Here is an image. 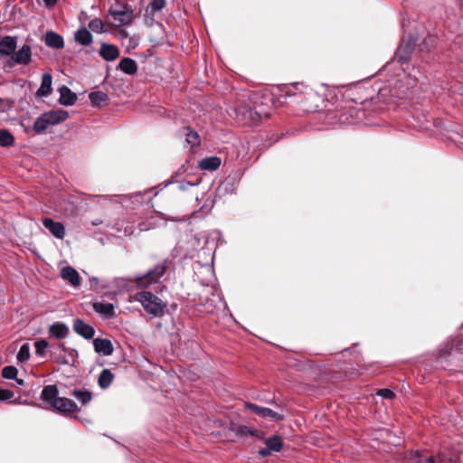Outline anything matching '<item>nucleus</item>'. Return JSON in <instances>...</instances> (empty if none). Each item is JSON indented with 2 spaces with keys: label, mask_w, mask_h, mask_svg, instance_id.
<instances>
[{
  "label": "nucleus",
  "mask_w": 463,
  "mask_h": 463,
  "mask_svg": "<svg viewBox=\"0 0 463 463\" xmlns=\"http://www.w3.org/2000/svg\"><path fill=\"white\" fill-rule=\"evenodd\" d=\"M41 399L51 405L55 411L70 414L79 411L77 404L71 399L58 396L56 385H47L41 392Z\"/></svg>",
  "instance_id": "nucleus-1"
},
{
  "label": "nucleus",
  "mask_w": 463,
  "mask_h": 463,
  "mask_svg": "<svg viewBox=\"0 0 463 463\" xmlns=\"http://www.w3.org/2000/svg\"><path fill=\"white\" fill-rule=\"evenodd\" d=\"M411 463H458L459 456L456 451L444 450L436 457L428 451H411L409 454Z\"/></svg>",
  "instance_id": "nucleus-2"
},
{
  "label": "nucleus",
  "mask_w": 463,
  "mask_h": 463,
  "mask_svg": "<svg viewBox=\"0 0 463 463\" xmlns=\"http://www.w3.org/2000/svg\"><path fill=\"white\" fill-rule=\"evenodd\" d=\"M136 300L140 302L144 309L152 317H161L165 305L163 301L149 291H141L136 294Z\"/></svg>",
  "instance_id": "nucleus-3"
},
{
  "label": "nucleus",
  "mask_w": 463,
  "mask_h": 463,
  "mask_svg": "<svg viewBox=\"0 0 463 463\" xmlns=\"http://www.w3.org/2000/svg\"><path fill=\"white\" fill-rule=\"evenodd\" d=\"M167 268L168 266L166 260L156 265L153 269H149L144 276L137 278L136 282L137 286L141 288H146L153 283L160 282V279L166 272Z\"/></svg>",
  "instance_id": "nucleus-4"
},
{
  "label": "nucleus",
  "mask_w": 463,
  "mask_h": 463,
  "mask_svg": "<svg viewBox=\"0 0 463 463\" xmlns=\"http://www.w3.org/2000/svg\"><path fill=\"white\" fill-rule=\"evenodd\" d=\"M236 119L241 124H253L260 120V115L250 106L239 105L232 109Z\"/></svg>",
  "instance_id": "nucleus-5"
},
{
  "label": "nucleus",
  "mask_w": 463,
  "mask_h": 463,
  "mask_svg": "<svg viewBox=\"0 0 463 463\" xmlns=\"http://www.w3.org/2000/svg\"><path fill=\"white\" fill-rule=\"evenodd\" d=\"M109 14L113 18L115 26L117 27L129 25L135 19L133 10L127 5H124L121 10L111 8L109 11Z\"/></svg>",
  "instance_id": "nucleus-6"
},
{
  "label": "nucleus",
  "mask_w": 463,
  "mask_h": 463,
  "mask_svg": "<svg viewBox=\"0 0 463 463\" xmlns=\"http://www.w3.org/2000/svg\"><path fill=\"white\" fill-rule=\"evenodd\" d=\"M32 48L28 44H24L18 51H14L10 61L9 66L28 65L32 61Z\"/></svg>",
  "instance_id": "nucleus-7"
},
{
  "label": "nucleus",
  "mask_w": 463,
  "mask_h": 463,
  "mask_svg": "<svg viewBox=\"0 0 463 463\" xmlns=\"http://www.w3.org/2000/svg\"><path fill=\"white\" fill-rule=\"evenodd\" d=\"M119 53L120 52L118 46L107 43H100L99 54L106 61L117 60L119 57Z\"/></svg>",
  "instance_id": "nucleus-8"
},
{
  "label": "nucleus",
  "mask_w": 463,
  "mask_h": 463,
  "mask_svg": "<svg viewBox=\"0 0 463 463\" xmlns=\"http://www.w3.org/2000/svg\"><path fill=\"white\" fill-rule=\"evenodd\" d=\"M16 47V37L5 35L0 40V55L11 58Z\"/></svg>",
  "instance_id": "nucleus-9"
},
{
  "label": "nucleus",
  "mask_w": 463,
  "mask_h": 463,
  "mask_svg": "<svg viewBox=\"0 0 463 463\" xmlns=\"http://www.w3.org/2000/svg\"><path fill=\"white\" fill-rule=\"evenodd\" d=\"M43 225L57 239H63L65 236L64 225L60 222H55L52 218L43 219Z\"/></svg>",
  "instance_id": "nucleus-10"
},
{
  "label": "nucleus",
  "mask_w": 463,
  "mask_h": 463,
  "mask_svg": "<svg viewBox=\"0 0 463 463\" xmlns=\"http://www.w3.org/2000/svg\"><path fill=\"white\" fill-rule=\"evenodd\" d=\"M179 135L184 137L185 143L191 147L198 146L201 144L199 134L189 126L180 128Z\"/></svg>",
  "instance_id": "nucleus-11"
},
{
  "label": "nucleus",
  "mask_w": 463,
  "mask_h": 463,
  "mask_svg": "<svg viewBox=\"0 0 463 463\" xmlns=\"http://www.w3.org/2000/svg\"><path fill=\"white\" fill-rule=\"evenodd\" d=\"M73 330L85 339H91L95 334L94 328L80 318L74 320Z\"/></svg>",
  "instance_id": "nucleus-12"
},
{
  "label": "nucleus",
  "mask_w": 463,
  "mask_h": 463,
  "mask_svg": "<svg viewBox=\"0 0 463 463\" xmlns=\"http://www.w3.org/2000/svg\"><path fill=\"white\" fill-rule=\"evenodd\" d=\"M61 277L75 288L80 285L81 279L78 271L71 266L63 267L61 269Z\"/></svg>",
  "instance_id": "nucleus-13"
},
{
  "label": "nucleus",
  "mask_w": 463,
  "mask_h": 463,
  "mask_svg": "<svg viewBox=\"0 0 463 463\" xmlns=\"http://www.w3.org/2000/svg\"><path fill=\"white\" fill-rule=\"evenodd\" d=\"M93 346L96 353L105 356L112 354L114 351L111 341L105 338H95Z\"/></svg>",
  "instance_id": "nucleus-14"
},
{
  "label": "nucleus",
  "mask_w": 463,
  "mask_h": 463,
  "mask_svg": "<svg viewBox=\"0 0 463 463\" xmlns=\"http://www.w3.org/2000/svg\"><path fill=\"white\" fill-rule=\"evenodd\" d=\"M93 309L96 313H98L99 315L105 318H110L116 316L114 305L111 303H107L103 301L94 302Z\"/></svg>",
  "instance_id": "nucleus-15"
},
{
  "label": "nucleus",
  "mask_w": 463,
  "mask_h": 463,
  "mask_svg": "<svg viewBox=\"0 0 463 463\" xmlns=\"http://www.w3.org/2000/svg\"><path fill=\"white\" fill-rule=\"evenodd\" d=\"M43 114L51 126L58 125L65 121L69 117V113L62 109L51 110Z\"/></svg>",
  "instance_id": "nucleus-16"
},
{
  "label": "nucleus",
  "mask_w": 463,
  "mask_h": 463,
  "mask_svg": "<svg viewBox=\"0 0 463 463\" xmlns=\"http://www.w3.org/2000/svg\"><path fill=\"white\" fill-rule=\"evenodd\" d=\"M44 42L48 47L57 50L64 46L62 36L52 31L46 33Z\"/></svg>",
  "instance_id": "nucleus-17"
},
{
  "label": "nucleus",
  "mask_w": 463,
  "mask_h": 463,
  "mask_svg": "<svg viewBox=\"0 0 463 463\" xmlns=\"http://www.w3.org/2000/svg\"><path fill=\"white\" fill-rule=\"evenodd\" d=\"M60 103L63 106H71L77 100V96L67 86L63 85L59 88Z\"/></svg>",
  "instance_id": "nucleus-18"
},
{
  "label": "nucleus",
  "mask_w": 463,
  "mask_h": 463,
  "mask_svg": "<svg viewBox=\"0 0 463 463\" xmlns=\"http://www.w3.org/2000/svg\"><path fill=\"white\" fill-rule=\"evenodd\" d=\"M49 333L56 339H63L69 335V327L61 322H55L49 326Z\"/></svg>",
  "instance_id": "nucleus-19"
},
{
  "label": "nucleus",
  "mask_w": 463,
  "mask_h": 463,
  "mask_svg": "<svg viewBox=\"0 0 463 463\" xmlns=\"http://www.w3.org/2000/svg\"><path fill=\"white\" fill-rule=\"evenodd\" d=\"M74 40L82 46H88L93 42V36L87 28L80 27L75 32Z\"/></svg>",
  "instance_id": "nucleus-20"
},
{
  "label": "nucleus",
  "mask_w": 463,
  "mask_h": 463,
  "mask_svg": "<svg viewBox=\"0 0 463 463\" xmlns=\"http://www.w3.org/2000/svg\"><path fill=\"white\" fill-rule=\"evenodd\" d=\"M230 430L235 433L237 437L244 438L249 436H258V430L246 425L231 424Z\"/></svg>",
  "instance_id": "nucleus-21"
},
{
  "label": "nucleus",
  "mask_w": 463,
  "mask_h": 463,
  "mask_svg": "<svg viewBox=\"0 0 463 463\" xmlns=\"http://www.w3.org/2000/svg\"><path fill=\"white\" fill-rule=\"evenodd\" d=\"M118 69L128 75H134L137 71V64L135 60L126 57L119 61Z\"/></svg>",
  "instance_id": "nucleus-22"
},
{
  "label": "nucleus",
  "mask_w": 463,
  "mask_h": 463,
  "mask_svg": "<svg viewBox=\"0 0 463 463\" xmlns=\"http://www.w3.org/2000/svg\"><path fill=\"white\" fill-rule=\"evenodd\" d=\"M52 77L50 73H44L42 77V82L39 90H37V95L41 97H47L52 93Z\"/></svg>",
  "instance_id": "nucleus-23"
},
{
  "label": "nucleus",
  "mask_w": 463,
  "mask_h": 463,
  "mask_svg": "<svg viewBox=\"0 0 463 463\" xmlns=\"http://www.w3.org/2000/svg\"><path fill=\"white\" fill-rule=\"evenodd\" d=\"M221 163V158L218 156L205 157L199 162V167L205 171H215L220 167Z\"/></svg>",
  "instance_id": "nucleus-24"
},
{
  "label": "nucleus",
  "mask_w": 463,
  "mask_h": 463,
  "mask_svg": "<svg viewBox=\"0 0 463 463\" xmlns=\"http://www.w3.org/2000/svg\"><path fill=\"white\" fill-rule=\"evenodd\" d=\"M255 414L263 418L280 419L279 415L269 408L260 407L256 404L250 403L247 405Z\"/></svg>",
  "instance_id": "nucleus-25"
},
{
  "label": "nucleus",
  "mask_w": 463,
  "mask_h": 463,
  "mask_svg": "<svg viewBox=\"0 0 463 463\" xmlns=\"http://www.w3.org/2000/svg\"><path fill=\"white\" fill-rule=\"evenodd\" d=\"M89 99L94 107H101L105 105L109 100V96L100 90L92 91L89 94Z\"/></svg>",
  "instance_id": "nucleus-26"
},
{
  "label": "nucleus",
  "mask_w": 463,
  "mask_h": 463,
  "mask_svg": "<svg viewBox=\"0 0 463 463\" xmlns=\"http://www.w3.org/2000/svg\"><path fill=\"white\" fill-rule=\"evenodd\" d=\"M114 379V374L109 369H103L99 375L98 383L101 389H107L110 386Z\"/></svg>",
  "instance_id": "nucleus-27"
},
{
  "label": "nucleus",
  "mask_w": 463,
  "mask_h": 463,
  "mask_svg": "<svg viewBox=\"0 0 463 463\" xmlns=\"http://www.w3.org/2000/svg\"><path fill=\"white\" fill-rule=\"evenodd\" d=\"M265 445L271 452H279L282 449L283 440L279 436L274 435L265 440Z\"/></svg>",
  "instance_id": "nucleus-28"
},
{
  "label": "nucleus",
  "mask_w": 463,
  "mask_h": 463,
  "mask_svg": "<svg viewBox=\"0 0 463 463\" xmlns=\"http://www.w3.org/2000/svg\"><path fill=\"white\" fill-rule=\"evenodd\" d=\"M51 126L48 122L47 118H45L44 114H42L40 117L36 118L33 124V130L37 134L44 133L47 128Z\"/></svg>",
  "instance_id": "nucleus-29"
},
{
  "label": "nucleus",
  "mask_w": 463,
  "mask_h": 463,
  "mask_svg": "<svg viewBox=\"0 0 463 463\" xmlns=\"http://www.w3.org/2000/svg\"><path fill=\"white\" fill-rule=\"evenodd\" d=\"M90 30L97 33H103L106 32L105 24L99 18H94L89 22Z\"/></svg>",
  "instance_id": "nucleus-30"
},
{
  "label": "nucleus",
  "mask_w": 463,
  "mask_h": 463,
  "mask_svg": "<svg viewBox=\"0 0 463 463\" xmlns=\"http://www.w3.org/2000/svg\"><path fill=\"white\" fill-rule=\"evenodd\" d=\"M14 142V137L7 129H0V146H9Z\"/></svg>",
  "instance_id": "nucleus-31"
},
{
  "label": "nucleus",
  "mask_w": 463,
  "mask_h": 463,
  "mask_svg": "<svg viewBox=\"0 0 463 463\" xmlns=\"http://www.w3.org/2000/svg\"><path fill=\"white\" fill-rule=\"evenodd\" d=\"M72 395L82 404H87L91 400V393L88 391H81L74 389Z\"/></svg>",
  "instance_id": "nucleus-32"
},
{
  "label": "nucleus",
  "mask_w": 463,
  "mask_h": 463,
  "mask_svg": "<svg viewBox=\"0 0 463 463\" xmlns=\"http://www.w3.org/2000/svg\"><path fill=\"white\" fill-rule=\"evenodd\" d=\"M16 358L19 362L24 363L27 362L30 358V346L28 344H24L16 355Z\"/></svg>",
  "instance_id": "nucleus-33"
},
{
  "label": "nucleus",
  "mask_w": 463,
  "mask_h": 463,
  "mask_svg": "<svg viewBox=\"0 0 463 463\" xmlns=\"http://www.w3.org/2000/svg\"><path fill=\"white\" fill-rule=\"evenodd\" d=\"M17 373V369L13 365L5 366L2 369V376L5 379H16Z\"/></svg>",
  "instance_id": "nucleus-34"
},
{
  "label": "nucleus",
  "mask_w": 463,
  "mask_h": 463,
  "mask_svg": "<svg viewBox=\"0 0 463 463\" xmlns=\"http://www.w3.org/2000/svg\"><path fill=\"white\" fill-rule=\"evenodd\" d=\"M165 0H153L149 5V8L152 13H157L165 6Z\"/></svg>",
  "instance_id": "nucleus-35"
},
{
  "label": "nucleus",
  "mask_w": 463,
  "mask_h": 463,
  "mask_svg": "<svg viewBox=\"0 0 463 463\" xmlns=\"http://www.w3.org/2000/svg\"><path fill=\"white\" fill-rule=\"evenodd\" d=\"M36 354L39 355H43L45 354V351L49 345L48 342L44 339H41L35 342L34 344Z\"/></svg>",
  "instance_id": "nucleus-36"
},
{
  "label": "nucleus",
  "mask_w": 463,
  "mask_h": 463,
  "mask_svg": "<svg viewBox=\"0 0 463 463\" xmlns=\"http://www.w3.org/2000/svg\"><path fill=\"white\" fill-rule=\"evenodd\" d=\"M14 397V392L10 390L0 389V401L7 402Z\"/></svg>",
  "instance_id": "nucleus-37"
},
{
  "label": "nucleus",
  "mask_w": 463,
  "mask_h": 463,
  "mask_svg": "<svg viewBox=\"0 0 463 463\" xmlns=\"http://www.w3.org/2000/svg\"><path fill=\"white\" fill-rule=\"evenodd\" d=\"M377 394L384 399H392L394 397V392L390 389H380L377 392Z\"/></svg>",
  "instance_id": "nucleus-38"
},
{
  "label": "nucleus",
  "mask_w": 463,
  "mask_h": 463,
  "mask_svg": "<svg viewBox=\"0 0 463 463\" xmlns=\"http://www.w3.org/2000/svg\"><path fill=\"white\" fill-rule=\"evenodd\" d=\"M9 108V102L6 99L0 98V112H5Z\"/></svg>",
  "instance_id": "nucleus-39"
},
{
  "label": "nucleus",
  "mask_w": 463,
  "mask_h": 463,
  "mask_svg": "<svg viewBox=\"0 0 463 463\" xmlns=\"http://www.w3.org/2000/svg\"><path fill=\"white\" fill-rule=\"evenodd\" d=\"M198 184V182H195V183H191V182H183L181 184H180V189L181 190H186L188 187L190 186H194Z\"/></svg>",
  "instance_id": "nucleus-40"
},
{
  "label": "nucleus",
  "mask_w": 463,
  "mask_h": 463,
  "mask_svg": "<svg viewBox=\"0 0 463 463\" xmlns=\"http://www.w3.org/2000/svg\"><path fill=\"white\" fill-rule=\"evenodd\" d=\"M58 0H43L44 5L48 8L53 7Z\"/></svg>",
  "instance_id": "nucleus-41"
},
{
  "label": "nucleus",
  "mask_w": 463,
  "mask_h": 463,
  "mask_svg": "<svg viewBox=\"0 0 463 463\" xmlns=\"http://www.w3.org/2000/svg\"><path fill=\"white\" fill-rule=\"evenodd\" d=\"M259 453L262 457H267L270 455L271 451L269 449V448L266 447L264 449H260Z\"/></svg>",
  "instance_id": "nucleus-42"
},
{
  "label": "nucleus",
  "mask_w": 463,
  "mask_h": 463,
  "mask_svg": "<svg viewBox=\"0 0 463 463\" xmlns=\"http://www.w3.org/2000/svg\"><path fill=\"white\" fill-rule=\"evenodd\" d=\"M401 52H402V47H400V48L398 49V53H400ZM399 59H400L401 61H407V60H408V55H407V54H406V55L399 54Z\"/></svg>",
  "instance_id": "nucleus-43"
},
{
  "label": "nucleus",
  "mask_w": 463,
  "mask_h": 463,
  "mask_svg": "<svg viewBox=\"0 0 463 463\" xmlns=\"http://www.w3.org/2000/svg\"><path fill=\"white\" fill-rule=\"evenodd\" d=\"M295 90H300L301 88H303V84L301 83H296L292 86Z\"/></svg>",
  "instance_id": "nucleus-44"
},
{
  "label": "nucleus",
  "mask_w": 463,
  "mask_h": 463,
  "mask_svg": "<svg viewBox=\"0 0 463 463\" xmlns=\"http://www.w3.org/2000/svg\"><path fill=\"white\" fill-rule=\"evenodd\" d=\"M16 383L18 385H24V381L23 379H15Z\"/></svg>",
  "instance_id": "nucleus-45"
},
{
  "label": "nucleus",
  "mask_w": 463,
  "mask_h": 463,
  "mask_svg": "<svg viewBox=\"0 0 463 463\" xmlns=\"http://www.w3.org/2000/svg\"><path fill=\"white\" fill-rule=\"evenodd\" d=\"M406 48L408 49V51H407V54H409V53L411 52V47H410V45H408Z\"/></svg>",
  "instance_id": "nucleus-46"
},
{
  "label": "nucleus",
  "mask_w": 463,
  "mask_h": 463,
  "mask_svg": "<svg viewBox=\"0 0 463 463\" xmlns=\"http://www.w3.org/2000/svg\"><path fill=\"white\" fill-rule=\"evenodd\" d=\"M92 223H93V225H98V224H99V223H100V222L96 221V222H93Z\"/></svg>",
  "instance_id": "nucleus-47"
},
{
  "label": "nucleus",
  "mask_w": 463,
  "mask_h": 463,
  "mask_svg": "<svg viewBox=\"0 0 463 463\" xmlns=\"http://www.w3.org/2000/svg\"><path fill=\"white\" fill-rule=\"evenodd\" d=\"M91 281H93V282L97 283V282H98V279H97V278H93V279H91Z\"/></svg>",
  "instance_id": "nucleus-48"
}]
</instances>
